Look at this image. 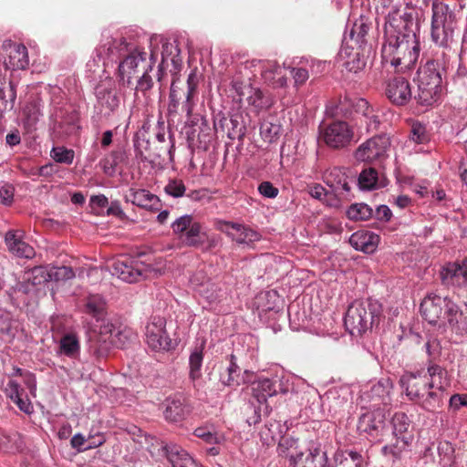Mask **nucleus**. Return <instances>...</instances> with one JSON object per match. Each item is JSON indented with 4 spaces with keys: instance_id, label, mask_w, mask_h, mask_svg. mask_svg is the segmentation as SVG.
<instances>
[{
    "instance_id": "f257e3e1",
    "label": "nucleus",
    "mask_w": 467,
    "mask_h": 467,
    "mask_svg": "<svg viewBox=\"0 0 467 467\" xmlns=\"http://www.w3.org/2000/svg\"><path fill=\"white\" fill-rule=\"evenodd\" d=\"M400 383L410 401L428 411H434L442 406L450 380L444 368L430 362L426 372L405 373L400 377Z\"/></svg>"
},
{
    "instance_id": "f03ea898",
    "label": "nucleus",
    "mask_w": 467,
    "mask_h": 467,
    "mask_svg": "<svg viewBox=\"0 0 467 467\" xmlns=\"http://www.w3.org/2000/svg\"><path fill=\"white\" fill-rule=\"evenodd\" d=\"M129 51V54L119 63V75L124 85L132 88L134 86L133 78H139L140 73H146V70H151V64L147 61V53L140 48L129 49L125 38L113 39L108 36L105 42L97 48L98 56L100 57H109L114 54V49Z\"/></svg>"
},
{
    "instance_id": "7ed1b4c3",
    "label": "nucleus",
    "mask_w": 467,
    "mask_h": 467,
    "mask_svg": "<svg viewBox=\"0 0 467 467\" xmlns=\"http://www.w3.org/2000/svg\"><path fill=\"white\" fill-rule=\"evenodd\" d=\"M198 82L195 72H191L185 82L179 78H173L167 109L169 121L179 120L182 114L187 119L191 118L195 106L194 97L197 95Z\"/></svg>"
},
{
    "instance_id": "20e7f679",
    "label": "nucleus",
    "mask_w": 467,
    "mask_h": 467,
    "mask_svg": "<svg viewBox=\"0 0 467 467\" xmlns=\"http://www.w3.org/2000/svg\"><path fill=\"white\" fill-rule=\"evenodd\" d=\"M379 313L377 303L356 300L348 306L345 315V327L351 335L360 336L372 327Z\"/></svg>"
},
{
    "instance_id": "39448f33",
    "label": "nucleus",
    "mask_w": 467,
    "mask_h": 467,
    "mask_svg": "<svg viewBox=\"0 0 467 467\" xmlns=\"http://www.w3.org/2000/svg\"><path fill=\"white\" fill-rule=\"evenodd\" d=\"M410 38L406 36L385 38L381 49L383 63H389L399 72L410 69L415 60L411 51L413 47L410 45Z\"/></svg>"
},
{
    "instance_id": "423d86ee",
    "label": "nucleus",
    "mask_w": 467,
    "mask_h": 467,
    "mask_svg": "<svg viewBox=\"0 0 467 467\" xmlns=\"http://www.w3.org/2000/svg\"><path fill=\"white\" fill-rule=\"evenodd\" d=\"M391 425L392 438L382 447L381 451L385 456L398 459L413 439L411 421L406 413L396 412L391 419Z\"/></svg>"
},
{
    "instance_id": "0eeeda50",
    "label": "nucleus",
    "mask_w": 467,
    "mask_h": 467,
    "mask_svg": "<svg viewBox=\"0 0 467 467\" xmlns=\"http://www.w3.org/2000/svg\"><path fill=\"white\" fill-rule=\"evenodd\" d=\"M431 7V39L438 46H446L457 20L454 8L443 2L436 3Z\"/></svg>"
},
{
    "instance_id": "6e6552de",
    "label": "nucleus",
    "mask_w": 467,
    "mask_h": 467,
    "mask_svg": "<svg viewBox=\"0 0 467 467\" xmlns=\"http://www.w3.org/2000/svg\"><path fill=\"white\" fill-rule=\"evenodd\" d=\"M171 228L182 243L187 246L200 248L206 241L209 242L207 248L213 246V240L209 239L206 233L202 231L201 223L195 222L191 215L181 216L171 224Z\"/></svg>"
},
{
    "instance_id": "1a4fd4ad",
    "label": "nucleus",
    "mask_w": 467,
    "mask_h": 467,
    "mask_svg": "<svg viewBox=\"0 0 467 467\" xmlns=\"http://www.w3.org/2000/svg\"><path fill=\"white\" fill-rule=\"evenodd\" d=\"M354 131L352 128L342 120H335L329 124L320 126L319 139L327 147L333 150L347 148L352 141Z\"/></svg>"
},
{
    "instance_id": "9d476101",
    "label": "nucleus",
    "mask_w": 467,
    "mask_h": 467,
    "mask_svg": "<svg viewBox=\"0 0 467 467\" xmlns=\"http://www.w3.org/2000/svg\"><path fill=\"white\" fill-rule=\"evenodd\" d=\"M112 275L127 283H136L146 278L150 272V265L140 259L120 256L111 265Z\"/></svg>"
},
{
    "instance_id": "9b49d317",
    "label": "nucleus",
    "mask_w": 467,
    "mask_h": 467,
    "mask_svg": "<svg viewBox=\"0 0 467 467\" xmlns=\"http://www.w3.org/2000/svg\"><path fill=\"white\" fill-rule=\"evenodd\" d=\"M452 302L448 296L431 294L420 304L421 316L430 324L442 327Z\"/></svg>"
},
{
    "instance_id": "f8f14e48",
    "label": "nucleus",
    "mask_w": 467,
    "mask_h": 467,
    "mask_svg": "<svg viewBox=\"0 0 467 467\" xmlns=\"http://www.w3.org/2000/svg\"><path fill=\"white\" fill-rule=\"evenodd\" d=\"M412 25L413 19L410 14L400 8L393 7L386 17L384 26L385 38L412 37L414 36L411 30Z\"/></svg>"
},
{
    "instance_id": "ddd939ff",
    "label": "nucleus",
    "mask_w": 467,
    "mask_h": 467,
    "mask_svg": "<svg viewBox=\"0 0 467 467\" xmlns=\"http://www.w3.org/2000/svg\"><path fill=\"white\" fill-rule=\"evenodd\" d=\"M252 395L259 403V406L254 409V415L248 417L247 423L254 425L261 420V412L265 416H268L271 412V408L266 404L268 397H272L276 393L275 388L272 380L269 379H263L252 383Z\"/></svg>"
},
{
    "instance_id": "4468645a",
    "label": "nucleus",
    "mask_w": 467,
    "mask_h": 467,
    "mask_svg": "<svg viewBox=\"0 0 467 467\" xmlns=\"http://www.w3.org/2000/svg\"><path fill=\"white\" fill-rule=\"evenodd\" d=\"M166 320L153 317L145 327L146 343L154 351H168L172 348V341L166 331Z\"/></svg>"
},
{
    "instance_id": "2eb2a0df",
    "label": "nucleus",
    "mask_w": 467,
    "mask_h": 467,
    "mask_svg": "<svg viewBox=\"0 0 467 467\" xmlns=\"http://www.w3.org/2000/svg\"><path fill=\"white\" fill-rule=\"evenodd\" d=\"M386 428V416L379 409L363 413L358 422L359 432L367 434L378 442L382 441Z\"/></svg>"
},
{
    "instance_id": "dca6fc26",
    "label": "nucleus",
    "mask_w": 467,
    "mask_h": 467,
    "mask_svg": "<svg viewBox=\"0 0 467 467\" xmlns=\"http://www.w3.org/2000/svg\"><path fill=\"white\" fill-rule=\"evenodd\" d=\"M112 325H107L104 327L105 332H101L103 337V342L100 345L97 343L92 345V348L94 354L98 358H102L107 356L110 345H115L118 348L125 347V340H128L131 337V332L123 330V331H113L111 329Z\"/></svg>"
},
{
    "instance_id": "f3484780",
    "label": "nucleus",
    "mask_w": 467,
    "mask_h": 467,
    "mask_svg": "<svg viewBox=\"0 0 467 467\" xmlns=\"http://www.w3.org/2000/svg\"><path fill=\"white\" fill-rule=\"evenodd\" d=\"M7 57L4 65L7 70L25 69L29 65L27 48L20 43L7 42L4 45Z\"/></svg>"
},
{
    "instance_id": "a211bd4d",
    "label": "nucleus",
    "mask_w": 467,
    "mask_h": 467,
    "mask_svg": "<svg viewBox=\"0 0 467 467\" xmlns=\"http://www.w3.org/2000/svg\"><path fill=\"white\" fill-rule=\"evenodd\" d=\"M192 406L188 400L182 395L170 397L165 401L163 415L170 422H181L191 413Z\"/></svg>"
},
{
    "instance_id": "6ab92c4d",
    "label": "nucleus",
    "mask_w": 467,
    "mask_h": 467,
    "mask_svg": "<svg viewBox=\"0 0 467 467\" xmlns=\"http://www.w3.org/2000/svg\"><path fill=\"white\" fill-rule=\"evenodd\" d=\"M389 141L385 137H373L362 143L355 152L359 161H372L380 158L386 151Z\"/></svg>"
},
{
    "instance_id": "aec40b11",
    "label": "nucleus",
    "mask_w": 467,
    "mask_h": 467,
    "mask_svg": "<svg viewBox=\"0 0 467 467\" xmlns=\"http://www.w3.org/2000/svg\"><path fill=\"white\" fill-rule=\"evenodd\" d=\"M327 464V453L321 451L319 443L313 442L306 456L303 452L290 456V465L293 467H325Z\"/></svg>"
},
{
    "instance_id": "412c9836",
    "label": "nucleus",
    "mask_w": 467,
    "mask_h": 467,
    "mask_svg": "<svg viewBox=\"0 0 467 467\" xmlns=\"http://www.w3.org/2000/svg\"><path fill=\"white\" fill-rule=\"evenodd\" d=\"M386 96L395 105L402 106L411 99L409 81L404 77H394L389 79L386 88Z\"/></svg>"
},
{
    "instance_id": "4be33fe9",
    "label": "nucleus",
    "mask_w": 467,
    "mask_h": 467,
    "mask_svg": "<svg viewBox=\"0 0 467 467\" xmlns=\"http://www.w3.org/2000/svg\"><path fill=\"white\" fill-rule=\"evenodd\" d=\"M441 278L444 285L459 287L467 285V257L461 263H449L442 267Z\"/></svg>"
},
{
    "instance_id": "5701e85b",
    "label": "nucleus",
    "mask_w": 467,
    "mask_h": 467,
    "mask_svg": "<svg viewBox=\"0 0 467 467\" xmlns=\"http://www.w3.org/2000/svg\"><path fill=\"white\" fill-rule=\"evenodd\" d=\"M324 182L339 197H346L350 192L349 180L345 172L337 167L327 170L323 175Z\"/></svg>"
},
{
    "instance_id": "b1692460",
    "label": "nucleus",
    "mask_w": 467,
    "mask_h": 467,
    "mask_svg": "<svg viewBox=\"0 0 467 467\" xmlns=\"http://www.w3.org/2000/svg\"><path fill=\"white\" fill-rule=\"evenodd\" d=\"M253 372L244 370L241 374V369L236 363V358L234 354L229 357V364L226 367L224 372L221 373L220 380L225 386L238 387L241 384H245L251 380Z\"/></svg>"
},
{
    "instance_id": "393cba45",
    "label": "nucleus",
    "mask_w": 467,
    "mask_h": 467,
    "mask_svg": "<svg viewBox=\"0 0 467 467\" xmlns=\"http://www.w3.org/2000/svg\"><path fill=\"white\" fill-rule=\"evenodd\" d=\"M95 95L98 103L109 112H113L119 107V99L115 92L114 83L110 79L99 82L96 86Z\"/></svg>"
},
{
    "instance_id": "a878e982",
    "label": "nucleus",
    "mask_w": 467,
    "mask_h": 467,
    "mask_svg": "<svg viewBox=\"0 0 467 467\" xmlns=\"http://www.w3.org/2000/svg\"><path fill=\"white\" fill-rule=\"evenodd\" d=\"M8 250L17 257L32 258L35 255L34 248L23 240L21 231L10 230L5 236Z\"/></svg>"
},
{
    "instance_id": "bb28decb",
    "label": "nucleus",
    "mask_w": 467,
    "mask_h": 467,
    "mask_svg": "<svg viewBox=\"0 0 467 467\" xmlns=\"http://www.w3.org/2000/svg\"><path fill=\"white\" fill-rule=\"evenodd\" d=\"M449 310L442 327L450 328L457 335L467 334V306L464 309H461L456 303L452 302Z\"/></svg>"
},
{
    "instance_id": "cd10ccee",
    "label": "nucleus",
    "mask_w": 467,
    "mask_h": 467,
    "mask_svg": "<svg viewBox=\"0 0 467 467\" xmlns=\"http://www.w3.org/2000/svg\"><path fill=\"white\" fill-rule=\"evenodd\" d=\"M124 199L127 202L147 210H157L160 206L159 197L145 189L131 188L125 194Z\"/></svg>"
},
{
    "instance_id": "c85d7f7f",
    "label": "nucleus",
    "mask_w": 467,
    "mask_h": 467,
    "mask_svg": "<svg viewBox=\"0 0 467 467\" xmlns=\"http://www.w3.org/2000/svg\"><path fill=\"white\" fill-rule=\"evenodd\" d=\"M349 243L355 249L371 254L379 243V236L368 231H358L350 236Z\"/></svg>"
},
{
    "instance_id": "c756f323",
    "label": "nucleus",
    "mask_w": 467,
    "mask_h": 467,
    "mask_svg": "<svg viewBox=\"0 0 467 467\" xmlns=\"http://www.w3.org/2000/svg\"><path fill=\"white\" fill-rule=\"evenodd\" d=\"M441 92V83L418 81V93L415 99L419 104L429 106L438 100Z\"/></svg>"
},
{
    "instance_id": "7c9ffc66",
    "label": "nucleus",
    "mask_w": 467,
    "mask_h": 467,
    "mask_svg": "<svg viewBox=\"0 0 467 467\" xmlns=\"http://www.w3.org/2000/svg\"><path fill=\"white\" fill-rule=\"evenodd\" d=\"M393 389V383L389 378H382L377 383L373 384L367 392L368 398L375 401V405L389 404L390 401V392Z\"/></svg>"
},
{
    "instance_id": "2f4dec72",
    "label": "nucleus",
    "mask_w": 467,
    "mask_h": 467,
    "mask_svg": "<svg viewBox=\"0 0 467 467\" xmlns=\"http://www.w3.org/2000/svg\"><path fill=\"white\" fill-rule=\"evenodd\" d=\"M262 77L274 88H284L287 84V78L284 68L276 63H268L262 72Z\"/></svg>"
},
{
    "instance_id": "473e14b6",
    "label": "nucleus",
    "mask_w": 467,
    "mask_h": 467,
    "mask_svg": "<svg viewBox=\"0 0 467 467\" xmlns=\"http://www.w3.org/2000/svg\"><path fill=\"white\" fill-rule=\"evenodd\" d=\"M166 454L172 467H197L193 458L180 446L171 445L167 447Z\"/></svg>"
},
{
    "instance_id": "72a5a7b5",
    "label": "nucleus",
    "mask_w": 467,
    "mask_h": 467,
    "mask_svg": "<svg viewBox=\"0 0 467 467\" xmlns=\"http://www.w3.org/2000/svg\"><path fill=\"white\" fill-rule=\"evenodd\" d=\"M348 106H352L355 112L360 113L364 118H366L368 114L369 115L374 109L365 99H355L352 100L345 97L343 99L339 100L337 107L338 113L344 116L350 115L351 112L348 111Z\"/></svg>"
},
{
    "instance_id": "f704fd0d",
    "label": "nucleus",
    "mask_w": 467,
    "mask_h": 467,
    "mask_svg": "<svg viewBox=\"0 0 467 467\" xmlns=\"http://www.w3.org/2000/svg\"><path fill=\"white\" fill-rule=\"evenodd\" d=\"M57 354L69 358H77L80 354V343L77 335L65 334L59 340Z\"/></svg>"
},
{
    "instance_id": "c9c22d12",
    "label": "nucleus",
    "mask_w": 467,
    "mask_h": 467,
    "mask_svg": "<svg viewBox=\"0 0 467 467\" xmlns=\"http://www.w3.org/2000/svg\"><path fill=\"white\" fill-rule=\"evenodd\" d=\"M418 81L441 83V64L437 60H428L426 64L418 70Z\"/></svg>"
},
{
    "instance_id": "e433bc0d",
    "label": "nucleus",
    "mask_w": 467,
    "mask_h": 467,
    "mask_svg": "<svg viewBox=\"0 0 467 467\" xmlns=\"http://www.w3.org/2000/svg\"><path fill=\"white\" fill-rule=\"evenodd\" d=\"M358 185L361 190H374L385 186L379 179L378 171L375 168L364 169L358 175Z\"/></svg>"
},
{
    "instance_id": "4c0bfd02",
    "label": "nucleus",
    "mask_w": 467,
    "mask_h": 467,
    "mask_svg": "<svg viewBox=\"0 0 467 467\" xmlns=\"http://www.w3.org/2000/svg\"><path fill=\"white\" fill-rule=\"evenodd\" d=\"M107 304L104 298L99 295H91L87 297L85 304V312L97 320L103 319L107 314Z\"/></svg>"
},
{
    "instance_id": "58836bf2",
    "label": "nucleus",
    "mask_w": 467,
    "mask_h": 467,
    "mask_svg": "<svg viewBox=\"0 0 467 467\" xmlns=\"http://www.w3.org/2000/svg\"><path fill=\"white\" fill-rule=\"evenodd\" d=\"M334 467H362V455L353 451H337Z\"/></svg>"
},
{
    "instance_id": "ea45409f",
    "label": "nucleus",
    "mask_w": 467,
    "mask_h": 467,
    "mask_svg": "<svg viewBox=\"0 0 467 467\" xmlns=\"http://www.w3.org/2000/svg\"><path fill=\"white\" fill-rule=\"evenodd\" d=\"M25 279L31 283L33 285H40L48 281H51L49 267L47 266H36L26 272Z\"/></svg>"
},
{
    "instance_id": "a19ab883",
    "label": "nucleus",
    "mask_w": 467,
    "mask_h": 467,
    "mask_svg": "<svg viewBox=\"0 0 467 467\" xmlns=\"http://www.w3.org/2000/svg\"><path fill=\"white\" fill-rule=\"evenodd\" d=\"M373 210L366 203H354L347 211V216L352 221H365L373 216Z\"/></svg>"
},
{
    "instance_id": "79ce46f5",
    "label": "nucleus",
    "mask_w": 467,
    "mask_h": 467,
    "mask_svg": "<svg viewBox=\"0 0 467 467\" xmlns=\"http://www.w3.org/2000/svg\"><path fill=\"white\" fill-rule=\"evenodd\" d=\"M124 161V152L121 150H112L109 155L100 161L102 170L107 174L115 171V168Z\"/></svg>"
},
{
    "instance_id": "37998d69",
    "label": "nucleus",
    "mask_w": 467,
    "mask_h": 467,
    "mask_svg": "<svg viewBox=\"0 0 467 467\" xmlns=\"http://www.w3.org/2000/svg\"><path fill=\"white\" fill-rule=\"evenodd\" d=\"M259 234L239 223V229H235L232 234L233 240L239 244H250L259 240Z\"/></svg>"
},
{
    "instance_id": "c03bdc74",
    "label": "nucleus",
    "mask_w": 467,
    "mask_h": 467,
    "mask_svg": "<svg viewBox=\"0 0 467 467\" xmlns=\"http://www.w3.org/2000/svg\"><path fill=\"white\" fill-rule=\"evenodd\" d=\"M203 355L202 349H195L190 356V377L192 380L201 377V368L202 364Z\"/></svg>"
},
{
    "instance_id": "a18cd8bd",
    "label": "nucleus",
    "mask_w": 467,
    "mask_h": 467,
    "mask_svg": "<svg viewBox=\"0 0 467 467\" xmlns=\"http://www.w3.org/2000/svg\"><path fill=\"white\" fill-rule=\"evenodd\" d=\"M179 55H180V49L177 45H175L174 43L168 42V41L162 43V47H161V57H162L161 63L162 64L165 62H168L170 60L172 64L175 65L180 60Z\"/></svg>"
},
{
    "instance_id": "49530a36",
    "label": "nucleus",
    "mask_w": 467,
    "mask_h": 467,
    "mask_svg": "<svg viewBox=\"0 0 467 467\" xmlns=\"http://www.w3.org/2000/svg\"><path fill=\"white\" fill-rule=\"evenodd\" d=\"M75 152L73 150L67 149L63 146L54 147L51 150V157L55 161L65 164L73 162Z\"/></svg>"
},
{
    "instance_id": "de8ad7c7",
    "label": "nucleus",
    "mask_w": 467,
    "mask_h": 467,
    "mask_svg": "<svg viewBox=\"0 0 467 467\" xmlns=\"http://www.w3.org/2000/svg\"><path fill=\"white\" fill-rule=\"evenodd\" d=\"M51 281H64L75 276L73 269L69 266H52L49 267Z\"/></svg>"
},
{
    "instance_id": "09e8293b",
    "label": "nucleus",
    "mask_w": 467,
    "mask_h": 467,
    "mask_svg": "<svg viewBox=\"0 0 467 467\" xmlns=\"http://www.w3.org/2000/svg\"><path fill=\"white\" fill-rule=\"evenodd\" d=\"M24 115L29 125L35 124L41 115L39 102L36 100L28 102L24 108Z\"/></svg>"
},
{
    "instance_id": "8fccbe9b",
    "label": "nucleus",
    "mask_w": 467,
    "mask_h": 467,
    "mask_svg": "<svg viewBox=\"0 0 467 467\" xmlns=\"http://www.w3.org/2000/svg\"><path fill=\"white\" fill-rule=\"evenodd\" d=\"M164 191L167 194L179 198L184 195L186 187L182 180H171L164 187Z\"/></svg>"
},
{
    "instance_id": "3c124183",
    "label": "nucleus",
    "mask_w": 467,
    "mask_h": 467,
    "mask_svg": "<svg viewBox=\"0 0 467 467\" xmlns=\"http://www.w3.org/2000/svg\"><path fill=\"white\" fill-rule=\"evenodd\" d=\"M249 105L261 109L270 106L268 101L265 100L264 93L259 88H251V94L247 98Z\"/></svg>"
},
{
    "instance_id": "603ef678",
    "label": "nucleus",
    "mask_w": 467,
    "mask_h": 467,
    "mask_svg": "<svg viewBox=\"0 0 467 467\" xmlns=\"http://www.w3.org/2000/svg\"><path fill=\"white\" fill-rule=\"evenodd\" d=\"M194 435L209 444H217L221 439L217 432L212 431L206 427L195 429Z\"/></svg>"
},
{
    "instance_id": "864d4df0",
    "label": "nucleus",
    "mask_w": 467,
    "mask_h": 467,
    "mask_svg": "<svg viewBox=\"0 0 467 467\" xmlns=\"http://www.w3.org/2000/svg\"><path fill=\"white\" fill-rule=\"evenodd\" d=\"M136 79L135 89L137 91H140L145 93L150 90L153 86V80L151 77L149 75V70H146V73H140L139 78H134Z\"/></svg>"
},
{
    "instance_id": "5fc2aeb1",
    "label": "nucleus",
    "mask_w": 467,
    "mask_h": 467,
    "mask_svg": "<svg viewBox=\"0 0 467 467\" xmlns=\"http://www.w3.org/2000/svg\"><path fill=\"white\" fill-rule=\"evenodd\" d=\"M297 443V440L290 437V436H283L281 437L278 446L277 452L280 456H288L289 450L292 448H296Z\"/></svg>"
},
{
    "instance_id": "6e6d98bb",
    "label": "nucleus",
    "mask_w": 467,
    "mask_h": 467,
    "mask_svg": "<svg viewBox=\"0 0 467 467\" xmlns=\"http://www.w3.org/2000/svg\"><path fill=\"white\" fill-rule=\"evenodd\" d=\"M364 66L365 62L362 59H360L359 53L358 52L352 54L350 59L344 63L346 70L354 73H357L359 70H361L364 67Z\"/></svg>"
},
{
    "instance_id": "4d7b16f0",
    "label": "nucleus",
    "mask_w": 467,
    "mask_h": 467,
    "mask_svg": "<svg viewBox=\"0 0 467 467\" xmlns=\"http://www.w3.org/2000/svg\"><path fill=\"white\" fill-rule=\"evenodd\" d=\"M231 129L228 131V138L234 140L235 138L242 139L244 136V127L239 122L237 118L230 119Z\"/></svg>"
},
{
    "instance_id": "13d9d810",
    "label": "nucleus",
    "mask_w": 467,
    "mask_h": 467,
    "mask_svg": "<svg viewBox=\"0 0 467 467\" xmlns=\"http://www.w3.org/2000/svg\"><path fill=\"white\" fill-rule=\"evenodd\" d=\"M106 442L105 434L102 432H96L94 434H89L87 439V445L84 447V450L95 449Z\"/></svg>"
},
{
    "instance_id": "bf43d9fd",
    "label": "nucleus",
    "mask_w": 467,
    "mask_h": 467,
    "mask_svg": "<svg viewBox=\"0 0 467 467\" xmlns=\"http://www.w3.org/2000/svg\"><path fill=\"white\" fill-rule=\"evenodd\" d=\"M14 201V187L5 184L0 188V202L3 205L10 206Z\"/></svg>"
},
{
    "instance_id": "052dcab7",
    "label": "nucleus",
    "mask_w": 467,
    "mask_h": 467,
    "mask_svg": "<svg viewBox=\"0 0 467 467\" xmlns=\"http://www.w3.org/2000/svg\"><path fill=\"white\" fill-rule=\"evenodd\" d=\"M214 225L217 230L225 233L230 237L234 234L235 229H239V223L223 220H217Z\"/></svg>"
},
{
    "instance_id": "680f3d73",
    "label": "nucleus",
    "mask_w": 467,
    "mask_h": 467,
    "mask_svg": "<svg viewBox=\"0 0 467 467\" xmlns=\"http://www.w3.org/2000/svg\"><path fill=\"white\" fill-rule=\"evenodd\" d=\"M23 393H24V389L20 387V385L16 381L10 380L7 383L6 394L13 402L16 399H18L20 396H23Z\"/></svg>"
},
{
    "instance_id": "e2e57ef3",
    "label": "nucleus",
    "mask_w": 467,
    "mask_h": 467,
    "mask_svg": "<svg viewBox=\"0 0 467 467\" xmlns=\"http://www.w3.org/2000/svg\"><path fill=\"white\" fill-rule=\"evenodd\" d=\"M411 140L417 143H422L427 140L426 130L420 123H414L411 128Z\"/></svg>"
},
{
    "instance_id": "0e129e2a",
    "label": "nucleus",
    "mask_w": 467,
    "mask_h": 467,
    "mask_svg": "<svg viewBox=\"0 0 467 467\" xmlns=\"http://www.w3.org/2000/svg\"><path fill=\"white\" fill-rule=\"evenodd\" d=\"M12 316L10 312L0 308V333H8L11 328Z\"/></svg>"
},
{
    "instance_id": "69168bd1",
    "label": "nucleus",
    "mask_w": 467,
    "mask_h": 467,
    "mask_svg": "<svg viewBox=\"0 0 467 467\" xmlns=\"http://www.w3.org/2000/svg\"><path fill=\"white\" fill-rule=\"evenodd\" d=\"M259 192L267 198H275L277 196L279 191L270 182H263L258 186Z\"/></svg>"
},
{
    "instance_id": "338daca9",
    "label": "nucleus",
    "mask_w": 467,
    "mask_h": 467,
    "mask_svg": "<svg viewBox=\"0 0 467 467\" xmlns=\"http://www.w3.org/2000/svg\"><path fill=\"white\" fill-rule=\"evenodd\" d=\"M108 215H113L116 216L119 219H125L127 216L123 210L121 209L120 203L119 201H111L109 206L107 210Z\"/></svg>"
},
{
    "instance_id": "774afa93",
    "label": "nucleus",
    "mask_w": 467,
    "mask_h": 467,
    "mask_svg": "<svg viewBox=\"0 0 467 467\" xmlns=\"http://www.w3.org/2000/svg\"><path fill=\"white\" fill-rule=\"evenodd\" d=\"M292 73L296 86L303 85L309 78L308 71L306 68H293Z\"/></svg>"
}]
</instances>
